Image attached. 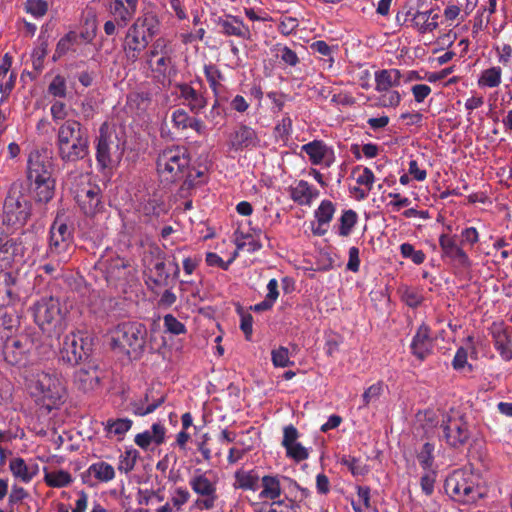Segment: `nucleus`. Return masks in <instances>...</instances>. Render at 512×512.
Listing matches in <instances>:
<instances>
[{
    "label": "nucleus",
    "mask_w": 512,
    "mask_h": 512,
    "mask_svg": "<svg viewBox=\"0 0 512 512\" xmlns=\"http://www.w3.org/2000/svg\"><path fill=\"white\" fill-rule=\"evenodd\" d=\"M31 215V203L17 189H11L5 199L2 222L11 231L22 228Z\"/></svg>",
    "instance_id": "obj_11"
},
{
    "label": "nucleus",
    "mask_w": 512,
    "mask_h": 512,
    "mask_svg": "<svg viewBox=\"0 0 512 512\" xmlns=\"http://www.w3.org/2000/svg\"><path fill=\"white\" fill-rule=\"evenodd\" d=\"M47 56V43L45 41H41L38 46H36L32 51V65L33 68L37 71L42 70L44 59Z\"/></svg>",
    "instance_id": "obj_55"
},
{
    "label": "nucleus",
    "mask_w": 512,
    "mask_h": 512,
    "mask_svg": "<svg viewBox=\"0 0 512 512\" xmlns=\"http://www.w3.org/2000/svg\"><path fill=\"white\" fill-rule=\"evenodd\" d=\"M128 31L150 43L159 31V21L152 14H144L135 20Z\"/></svg>",
    "instance_id": "obj_23"
},
{
    "label": "nucleus",
    "mask_w": 512,
    "mask_h": 512,
    "mask_svg": "<svg viewBox=\"0 0 512 512\" xmlns=\"http://www.w3.org/2000/svg\"><path fill=\"white\" fill-rule=\"evenodd\" d=\"M335 213V206L329 200H323L314 212V216L319 224H329Z\"/></svg>",
    "instance_id": "obj_46"
},
{
    "label": "nucleus",
    "mask_w": 512,
    "mask_h": 512,
    "mask_svg": "<svg viewBox=\"0 0 512 512\" xmlns=\"http://www.w3.org/2000/svg\"><path fill=\"white\" fill-rule=\"evenodd\" d=\"M342 463L348 467L354 476H363L368 472L367 466L355 457H348L342 460Z\"/></svg>",
    "instance_id": "obj_61"
},
{
    "label": "nucleus",
    "mask_w": 512,
    "mask_h": 512,
    "mask_svg": "<svg viewBox=\"0 0 512 512\" xmlns=\"http://www.w3.org/2000/svg\"><path fill=\"white\" fill-rule=\"evenodd\" d=\"M49 234L46 257L56 259L58 262H68L73 252V234L61 216L57 215Z\"/></svg>",
    "instance_id": "obj_10"
},
{
    "label": "nucleus",
    "mask_w": 512,
    "mask_h": 512,
    "mask_svg": "<svg viewBox=\"0 0 512 512\" xmlns=\"http://www.w3.org/2000/svg\"><path fill=\"white\" fill-rule=\"evenodd\" d=\"M234 488L256 491L258 489L259 476L254 470L245 471L239 469L234 473Z\"/></svg>",
    "instance_id": "obj_38"
},
{
    "label": "nucleus",
    "mask_w": 512,
    "mask_h": 512,
    "mask_svg": "<svg viewBox=\"0 0 512 512\" xmlns=\"http://www.w3.org/2000/svg\"><path fill=\"white\" fill-rule=\"evenodd\" d=\"M30 184L37 202L47 203L54 197L56 184L54 178L30 181Z\"/></svg>",
    "instance_id": "obj_37"
},
{
    "label": "nucleus",
    "mask_w": 512,
    "mask_h": 512,
    "mask_svg": "<svg viewBox=\"0 0 512 512\" xmlns=\"http://www.w3.org/2000/svg\"><path fill=\"white\" fill-rule=\"evenodd\" d=\"M173 54L174 50L170 40L165 37H159L145 53L144 68L150 72L152 78L163 82L175 71Z\"/></svg>",
    "instance_id": "obj_4"
},
{
    "label": "nucleus",
    "mask_w": 512,
    "mask_h": 512,
    "mask_svg": "<svg viewBox=\"0 0 512 512\" xmlns=\"http://www.w3.org/2000/svg\"><path fill=\"white\" fill-rule=\"evenodd\" d=\"M53 178V161L45 149L32 150L27 159V179L36 181Z\"/></svg>",
    "instance_id": "obj_16"
},
{
    "label": "nucleus",
    "mask_w": 512,
    "mask_h": 512,
    "mask_svg": "<svg viewBox=\"0 0 512 512\" xmlns=\"http://www.w3.org/2000/svg\"><path fill=\"white\" fill-rule=\"evenodd\" d=\"M152 95L149 91H140L130 95V103H134L139 110H146L150 105Z\"/></svg>",
    "instance_id": "obj_63"
},
{
    "label": "nucleus",
    "mask_w": 512,
    "mask_h": 512,
    "mask_svg": "<svg viewBox=\"0 0 512 512\" xmlns=\"http://www.w3.org/2000/svg\"><path fill=\"white\" fill-rule=\"evenodd\" d=\"M309 48L312 53H317L325 57V61L329 63V66L332 65L334 61L333 52L337 48L336 46H329L325 41L317 40L311 43Z\"/></svg>",
    "instance_id": "obj_49"
},
{
    "label": "nucleus",
    "mask_w": 512,
    "mask_h": 512,
    "mask_svg": "<svg viewBox=\"0 0 512 512\" xmlns=\"http://www.w3.org/2000/svg\"><path fill=\"white\" fill-rule=\"evenodd\" d=\"M402 299L410 307H417L423 301L421 293L416 288L411 287H406L403 290Z\"/></svg>",
    "instance_id": "obj_64"
},
{
    "label": "nucleus",
    "mask_w": 512,
    "mask_h": 512,
    "mask_svg": "<svg viewBox=\"0 0 512 512\" xmlns=\"http://www.w3.org/2000/svg\"><path fill=\"white\" fill-rule=\"evenodd\" d=\"M112 144H113V141L111 140L110 135H108L106 132H104L103 129L101 128L100 134L97 138L96 160H97V163L102 168H107L111 164L110 150H111Z\"/></svg>",
    "instance_id": "obj_35"
},
{
    "label": "nucleus",
    "mask_w": 512,
    "mask_h": 512,
    "mask_svg": "<svg viewBox=\"0 0 512 512\" xmlns=\"http://www.w3.org/2000/svg\"><path fill=\"white\" fill-rule=\"evenodd\" d=\"M416 7H410L405 13L398 14L397 19L403 16V25L417 31L420 34H428L435 31L438 26L439 14L434 10H421L424 0H417Z\"/></svg>",
    "instance_id": "obj_12"
},
{
    "label": "nucleus",
    "mask_w": 512,
    "mask_h": 512,
    "mask_svg": "<svg viewBox=\"0 0 512 512\" xmlns=\"http://www.w3.org/2000/svg\"><path fill=\"white\" fill-rule=\"evenodd\" d=\"M259 144L260 138L256 130L243 123L237 125L227 139L229 150L234 152L255 148Z\"/></svg>",
    "instance_id": "obj_18"
},
{
    "label": "nucleus",
    "mask_w": 512,
    "mask_h": 512,
    "mask_svg": "<svg viewBox=\"0 0 512 512\" xmlns=\"http://www.w3.org/2000/svg\"><path fill=\"white\" fill-rule=\"evenodd\" d=\"M204 74L209 83V86L214 94V97H218L224 90L222 81L224 76L219 68L214 64L204 66Z\"/></svg>",
    "instance_id": "obj_40"
},
{
    "label": "nucleus",
    "mask_w": 512,
    "mask_h": 512,
    "mask_svg": "<svg viewBox=\"0 0 512 512\" xmlns=\"http://www.w3.org/2000/svg\"><path fill=\"white\" fill-rule=\"evenodd\" d=\"M446 493L456 502L471 504L483 496L477 477L467 470H456L445 480Z\"/></svg>",
    "instance_id": "obj_6"
},
{
    "label": "nucleus",
    "mask_w": 512,
    "mask_h": 512,
    "mask_svg": "<svg viewBox=\"0 0 512 512\" xmlns=\"http://www.w3.org/2000/svg\"><path fill=\"white\" fill-rule=\"evenodd\" d=\"M139 0H110L109 11L118 26L124 27L134 17Z\"/></svg>",
    "instance_id": "obj_24"
},
{
    "label": "nucleus",
    "mask_w": 512,
    "mask_h": 512,
    "mask_svg": "<svg viewBox=\"0 0 512 512\" xmlns=\"http://www.w3.org/2000/svg\"><path fill=\"white\" fill-rule=\"evenodd\" d=\"M19 296L15 278L9 272L0 273V309L13 304Z\"/></svg>",
    "instance_id": "obj_31"
},
{
    "label": "nucleus",
    "mask_w": 512,
    "mask_h": 512,
    "mask_svg": "<svg viewBox=\"0 0 512 512\" xmlns=\"http://www.w3.org/2000/svg\"><path fill=\"white\" fill-rule=\"evenodd\" d=\"M91 339L84 333H70L65 336L60 350L63 361L75 365L91 352Z\"/></svg>",
    "instance_id": "obj_13"
},
{
    "label": "nucleus",
    "mask_w": 512,
    "mask_h": 512,
    "mask_svg": "<svg viewBox=\"0 0 512 512\" xmlns=\"http://www.w3.org/2000/svg\"><path fill=\"white\" fill-rule=\"evenodd\" d=\"M44 481L49 487L63 488L72 483L73 477L68 471L53 470L45 472Z\"/></svg>",
    "instance_id": "obj_43"
},
{
    "label": "nucleus",
    "mask_w": 512,
    "mask_h": 512,
    "mask_svg": "<svg viewBox=\"0 0 512 512\" xmlns=\"http://www.w3.org/2000/svg\"><path fill=\"white\" fill-rule=\"evenodd\" d=\"M439 246L443 258H448L453 266L468 270L472 267V261L461 243L456 242L455 236L441 234L439 237Z\"/></svg>",
    "instance_id": "obj_17"
},
{
    "label": "nucleus",
    "mask_w": 512,
    "mask_h": 512,
    "mask_svg": "<svg viewBox=\"0 0 512 512\" xmlns=\"http://www.w3.org/2000/svg\"><path fill=\"white\" fill-rule=\"evenodd\" d=\"M166 400L165 395H159L156 399H152V402L145 405L143 399L134 400L131 402V410L136 416H146L153 413L158 407H160Z\"/></svg>",
    "instance_id": "obj_42"
},
{
    "label": "nucleus",
    "mask_w": 512,
    "mask_h": 512,
    "mask_svg": "<svg viewBox=\"0 0 512 512\" xmlns=\"http://www.w3.org/2000/svg\"><path fill=\"white\" fill-rule=\"evenodd\" d=\"M452 366L456 371H462L467 368L468 372L472 371V365L468 363V352L465 348L457 349L452 361Z\"/></svg>",
    "instance_id": "obj_57"
},
{
    "label": "nucleus",
    "mask_w": 512,
    "mask_h": 512,
    "mask_svg": "<svg viewBox=\"0 0 512 512\" xmlns=\"http://www.w3.org/2000/svg\"><path fill=\"white\" fill-rule=\"evenodd\" d=\"M100 374L98 366L93 362H88L74 373V384L83 392L93 391L99 386Z\"/></svg>",
    "instance_id": "obj_21"
},
{
    "label": "nucleus",
    "mask_w": 512,
    "mask_h": 512,
    "mask_svg": "<svg viewBox=\"0 0 512 512\" xmlns=\"http://www.w3.org/2000/svg\"><path fill=\"white\" fill-rule=\"evenodd\" d=\"M218 475L212 470L202 471L196 469L189 477L188 484L191 490L198 496L195 505L200 510H212L216 507L219 495L217 486Z\"/></svg>",
    "instance_id": "obj_8"
},
{
    "label": "nucleus",
    "mask_w": 512,
    "mask_h": 512,
    "mask_svg": "<svg viewBox=\"0 0 512 512\" xmlns=\"http://www.w3.org/2000/svg\"><path fill=\"white\" fill-rule=\"evenodd\" d=\"M66 80L61 75H56L48 86V93L54 97H66Z\"/></svg>",
    "instance_id": "obj_54"
},
{
    "label": "nucleus",
    "mask_w": 512,
    "mask_h": 512,
    "mask_svg": "<svg viewBox=\"0 0 512 512\" xmlns=\"http://www.w3.org/2000/svg\"><path fill=\"white\" fill-rule=\"evenodd\" d=\"M502 80V69L499 66H493L482 71L478 85L480 87L495 88L498 87Z\"/></svg>",
    "instance_id": "obj_44"
},
{
    "label": "nucleus",
    "mask_w": 512,
    "mask_h": 512,
    "mask_svg": "<svg viewBox=\"0 0 512 512\" xmlns=\"http://www.w3.org/2000/svg\"><path fill=\"white\" fill-rule=\"evenodd\" d=\"M164 326L167 332L174 335H180L186 332L185 325L172 314L164 316Z\"/></svg>",
    "instance_id": "obj_59"
},
{
    "label": "nucleus",
    "mask_w": 512,
    "mask_h": 512,
    "mask_svg": "<svg viewBox=\"0 0 512 512\" xmlns=\"http://www.w3.org/2000/svg\"><path fill=\"white\" fill-rule=\"evenodd\" d=\"M86 473L90 478L94 480L91 485L98 483H108L112 481L116 476L114 467L105 461L92 463L88 467Z\"/></svg>",
    "instance_id": "obj_34"
},
{
    "label": "nucleus",
    "mask_w": 512,
    "mask_h": 512,
    "mask_svg": "<svg viewBox=\"0 0 512 512\" xmlns=\"http://www.w3.org/2000/svg\"><path fill=\"white\" fill-rule=\"evenodd\" d=\"M66 184H71L70 190L86 215L92 216L99 212L101 207L100 189L97 185L91 184L86 175L70 173Z\"/></svg>",
    "instance_id": "obj_9"
},
{
    "label": "nucleus",
    "mask_w": 512,
    "mask_h": 512,
    "mask_svg": "<svg viewBox=\"0 0 512 512\" xmlns=\"http://www.w3.org/2000/svg\"><path fill=\"white\" fill-rule=\"evenodd\" d=\"M35 323L48 335H58L64 329V313L59 299L42 297L31 307Z\"/></svg>",
    "instance_id": "obj_7"
},
{
    "label": "nucleus",
    "mask_w": 512,
    "mask_h": 512,
    "mask_svg": "<svg viewBox=\"0 0 512 512\" xmlns=\"http://www.w3.org/2000/svg\"><path fill=\"white\" fill-rule=\"evenodd\" d=\"M9 470L15 479L29 483L38 474L39 466L33 460L26 461L21 457H13L9 461Z\"/></svg>",
    "instance_id": "obj_25"
},
{
    "label": "nucleus",
    "mask_w": 512,
    "mask_h": 512,
    "mask_svg": "<svg viewBox=\"0 0 512 512\" xmlns=\"http://www.w3.org/2000/svg\"><path fill=\"white\" fill-rule=\"evenodd\" d=\"M383 392V384L377 382L369 386L362 395L363 406L367 407L371 402L379 399Z\"/></svg>",
    "instance_id": "obj_58"
},
{
    "label": "nucleus",
    "mask_w": 512,
    "mask_h": 512,
    "mask_svg": "<svg viewBox=\"0 0 512 512\" xmlns=\"http://www.w3.org/2000/svg\"><path fill=\"white\" fill-rule=\"evenodd\" d=\"M267 294L265 296V299L257 304H255L251 309L255 312H263L270 310L274 303L276 302L279 291H278V282L276 279H271L267 284Z\"/></svg>",
    "instance_id": "obj_41"
},
{
    "label": "nucleus",
    "mask_w": 512,
    "mask_h": 512,
    "mask_svg": "<svg viewBox=\"0 0 512 512\" xmlns=\"http://www.w3.org/2000/svg\"><path fill=\"white\" fill-rule=\"evenodd\" d=\"M434 339L431 336L430 327L421 324L412 338L411 353L420 361H424L433 351Z\"/></svg>",
    "instance_id": "obj_19"
},
{
    "label": "nucleus",
    "mask_w": 512,
    "mask_h": 512,
    "mask_svg": "<svg viewBox=\"0 0 512 512\" xmlns=\"http://www.w3.org/2000/svg\"><path fill=\"white\" fill-rule=\"evenodd\" d=\"M32 346V340L26 334L17 336L6 335L2 350L3 357L10 365L22 364L26 360L27 354L32 349Z\"/></svg>",
    "instance_id": "obj_15"
},
{
    "label": "nucleus",
    "mask_w": 512,
    "mask_h": 512,
    "mask_svg": "<svg viewBox=\"0 0 512 512\" xmlns=\"http://www.w3.org/2000/svg\"><path fill=\"white\" fill-rule=\"evenodd\" d=\"M440 428L443 432V439L450 447H462L470 438L468 424L462 416L446 415Z\"/></svg>",
    "instance_id": "obj_14"
},
{
    "label": "nucleus",
    "mask_w": 512,
    "mask_h": 512,
    "mask_svg": "<svg viewBox=\"0 0 512 512\" xmlns=\"http://www.w3.org/2000/svg\"><path fill=\"white\" fill-rule=\"evenodd\" d=\"M26 388L39 407L47 412L58 409L67 398L66 381L54 370H35L26 377Z\"/></svg>",
    "instance_id": "obj_1"
},
{
    "label": "nucleus",
    "mask_w": 512,
    "mask_h": 512,
    "mask_svg": "<svg viewBox=\"0 0 512 512\" xmlns=\"http://www.w3.org/2000/svg\"><path fill=\"white\" fill-rule=\"evenodd\" d=\"M180 97L186 102L190 111L194 114L200 113L207 105L204 94L189 84L178 85Z\"/></svg>",
    "instance_id": "obj_28"
},
{
    "label": "nucleus",
    "mask_w": 512,
    "mask_h": 512,
    "mask_svg": "<svg viewBox=\"0 0 512 512\" xmlns=\"http://www.w3.org/2000/svg\"><path fill=\"white\" fill-rule=\"evenodd\" d=\"M138 452L136 450H127L119 458L118 469L121 472L128 473L134 469Z\"/></svg>",
    "instance_id": "obj_53"
},
{
    "label": "nucleus",
    "mask_w": 512,
    "mask_h": 512,
    "mask_svg": "<svg viewBox=\"0 0 512 512\" xmlns=\"http://www.w3.org/2000/svg\"><path fill=\"white\" fill-rule=\"evenodd\" d=\"M56 146L59 158L65 163L84 159L89 153L87 129L77 120L64 121L57 131Z\"/></svg>",
    "instance_id": "obj_3"
},
{
    "label": "nucleus",
    "mask_w": 512,
    "mask_h": 512,
    "mask_svg": "<svg viewBox=\"0 0 512 512\" xmlns=\"http://www.w3.org/2000/svg\"><path fill=\"white\" fill-rule=\"evenodd\" d=\"M352 175L355 176L356 183L358 184V187L353 189L357 199L363 200L367 198L375 182L374 173L368 167L357 166L353 169Z\"/></svg>",
    "instance_id": "obj_27"
},
{
    "label": "nucleus",
    "mask_w": 512,
    "mask_h": 512,
    "mask_svg": "<svg viewBox=\"0 0 512 512\" xmlns=\"http://www.w3.org/2000/svg\"><path fill=\"white\" fill-rule=\"evenodd\" d=\"M357 221L358 215L354 210L348 209L343 211L339 218L338 234L342 237L349 236L357 224Z\"/></svg>",
    "instance_id": "obj_45"
},
{
    "label": "nucleus",
    "mask_w": 512,
    "mask_h": 512,
    "mask_svg": "<svg viewBox=\"0 0 512 512\" xmlns=\"http://www.w3.org/2000/svg\"><path fill=\"white\" fill-rule=\"evenodd\" d=\"M301 150L307 154L309 161L313 165H323L328 168L335 160L332 148L322 140H313L304 144Z\"/></svg>",
    "instance_id": "obj_20"
},
{
    "label": "nucleus",
    "mask_w": 512,
    "mask_h": 512,
    "mask_svg": "<svg viewBox=\"0 0 512 512\" xmlns=\"http://www.w3.org/2000/svg\"><path fill=\"white\" fill-rule=\"evenodd\" d=\"M171 122L173 127L180 131L186 130L187 128L195 130L198 134H202L204 131L203 122L198 118L189 116L182 108L175 109L172 112Z\"/></svg>",
    "instance_id": "obj_30"
},
{
    "label": "nucleus",
    "mask_w": 512,
    "mask_h": 512,
    "mask_svg": "<svg viewBox=\"0 0 512 512\" xmlns=\"http://www.w3.org/2000/svg\"><path fill=\"white\" fill-rule=\"evenodd\" d=\"M380 95L378 98L379 104L382 107H397L401 102V95L398 91L388 89L386 91H377Z\"/></svg>",
    "instance_id": "obj_51"
},
{
    "label": "nucleus",
    "mask_w": 512,
    "mask_h": 512,
    "mask_svg": "<svg viewBox=\"0 0 512 512\" xmlns=\"http://www.w3.org/2000/svg\"><path fill=\"white\" fill-rule=\"evenodd\" d=\"M402 73L398 69H382L375 72V90L386 91L401 83Z\"/></svg>",
    "instance_id": "obj_33"
},
{
    "label": "nucleus",
    "mask_w": 512,
    "mask_h": 512,
    "mask_svg": "<svg viewBox=\"0 0 512 512\" xmlns=\"http://www.w3.org/2000/svg\"><path fill=\"white\" fill-rule=\"evenodd\" d=\"M494 347L505 361L512 359V341L505 329L498 327L492 331Z\"/></svg>",
    "instance_id": "obj_36"
},
{
    "label": "nucleus",
    "mask_w": 512,
    "mask_h": 512,
    "mask_svg": "<svg viewBox=\"0 0 512 512\" xmlns=\"http://www.w3.org/2000/svg\"><path fill=\"white\" fill-rule=\"evenodd\" d=\"M276 50L277 56L280 57L285 64L289 66H296L299 63V58L296 52L289 47L278 44L276 46Z\"/></svg>",
    "instance_id": "obj_60"
},
{
    "label": "nucleus",
    "mask_w": 512,
    "mask_h": 512,
    "mask_svg": "<svg viewBox=\"0 0 512 512\" xmlns=\"http://www.w3.org/2000/svg\"><path fill=\"white\" fill-rule=\"evenodd\" d=\"M401 255L404 258H410L415 264H422L425 260V254L421 250H415L413 245L409 243H403L400 246Z\"/></svg>",
    "instance_id": "obj_56"
},
{
    "label": "nucleus",
    "mask_w": 512,
    "mask_h": 512,
    "mask_svg": "<svg viewBox=\"0 0 512 512\" xmlns=\"http://www.w3.org/2000/svg\"><path fill=\"white\" fill-rule=\"evenodd\" d=\"M261 482L263 489L260 492L259 497L272 500V506L282 505L283 500H276L282 493L281 483L278 476L265 475L262 477Z\"/></svg>",
    "instance_id": "obj_32"
},
{
    "label": "nucleus",
    "mask_w": 512,
    "mask_h": 512,
    "mask_svg": "<svg viewBox=\"0 0 512 512\" xmlns=\"http://www.w3.org/2000/svg\"><path fill=\"white\" fill-rule=\"evenodd\" d=\"M219 32L225 36H234L243 40L251 37L250 29L244 22L233 15H225L216 20Z\"/></svg>",
    "instance_id": "obj_22"
},
{
    "label": "nucleus",
    "mask_w": 512,
    "mask_h": 512,
    "mask_svg": "<svg viewBox=\"0 0 512 512\" xmlns=\"http://www.w3.org/2000/svg\"><path fill=\"white\" fill-rule=\"evenodd\" d=\"M191 495L185 487H177L170 498L171 505L177 510L181 511L183 506L188 503Z\"/></svg>",
    "instance_id": "obj_52"
},
{
    "label": "nucleus",
    "mask_w": 512,
    "mask_h": 512,
    "mask_svg": "<svg viewBox=\"0 0 512 512\" xmlns=\"http://www.w3.org/2000/svg\"><path fill=\"white\" fill-rule=\"evenodd\" d=\"M147 337L146 326L140 322H123L112 331V345L131 359H137L144 351Z\"/></svg>",
    "instance_id": "obj_5"
},
{
    "label": "nucleus",
    "mask_w": 512,
    "mask_h": 512,
    "mask_svg": "<svg viewBox=\"0 0 512 512\" xmlns=\"http://www.w3.org/2000/svg\"><path fill=\"white\" fill-rule=\"evenodd\" d=\"M271 360L275 367L285 368L294 365L290 359V352L287 347L279 346L271 351Z\"/></svg>",
    "instance_id": "obj_47"
},
{
    "label": "nucleus",
    "mask_w": 512,
    "mask_h": 512,
    "mask_svg": "<svg viewBox=\"0 0 512 512\" xmlns=\"http://www.w3.org/2000/svg\"><path fill=\"white\" fill-rule=\"evenodd\" d=\"M434 445L426 442L417 454V459L421 467L425 470L430 469L434 463Z\"/></svg>",
    "instance_id": "obj_50"
},
{
    "label": "nucleus",
    "mask_w": 512,
    "mask_h": 512,
    "mask_svg": "<svg viewBox=\"0 0 512 512\" xmlns=\"http://www.w3.org/2000/svg\"><path fill=\"white\" fill-rule=\"evenodd\" d=\"M299 26L298 19L292 16H282L278 25L281 34L288 36L293 34Z\"/></svg>",
    "instance_id": "obj_62"
},
{
    "label": "nucleus",
    "mask_w": 512,
    "mask_h": 512,
    "mask_svg": "<svg viewBox=\"0 0 512 512\" xmlns=\"http://www.w3.org/2000/svg\"><path fill=\"white\" fill-rule=\"evenodd\" d=\"M318 196L319 191L305 180L298 181L290 188L291 199L299 205L309 206Z\"/></svg>",
    "instance_id": "obj_29"
},
{
    "label": "nucleus",
    "mask_w": 512,
    "mask_h": 512,
    "mask_svg": "<svg viewBox=\"0 0 512 512\" xmlns=\"http://www.w3.org/2000/svg\"><path fill=\"white\" fill-rule=\"evenodd\" d=\"M191 156L185 146L173 145L164 148L158 154L156 167L162 182L176 183L184 181L188 186L197 184L196 177L190 171Z\"/></svg>",
    "instance_id": "obj_2"
},
{
    "label": "nucleus",
    "mask_w": 512,
    "mask_h": 512,
    "mask_svg": "<svg viewBox=\"0 0 512 512\" xmlns=\"http://www.w3.org/2000/svg\"><path fill=\"white\" fill-rule=\"evenodd\" d=\"M446 21L453 23L455 20L464 21L467 17H463L462 5L459 1L448 0L447 5L443 11Z\"/></svg>",
    "instance_id": "obj_48"
},
{
    "label": "nucleus",
    "mask_w": 512,
    "mask_h": 512,
    "mask_svg": "<svg viewBox=\"0 0 512 512\" xmlns=\"http://www.w3.org/2000/svg\"><path fill=\"white\" fill-rule=\"evenodd\" d=\"M132 424V420L128 418L109 419L105 424V431L109 438L117 437L118 440H122L131 429Z\"/></svg>",
    "instance_id": "obj_39"
},
{
    "label": "nucleus",
    "mask_w": 512,
    "mask_h": 512,
    "mask_svg": "<svg viewBox=\"0 0 512 512\" xmlns=\"http://www.w3.org/2000/svg\"><path fill=\"white\" fill-rule=\"evenodd\" d=\"M148 44V42L127 30L122 45L126 61L129 64L136 63L147 48Z\"/></svg>",
    "instance_id": "obj_26"
}]
</instances>
